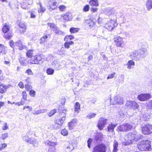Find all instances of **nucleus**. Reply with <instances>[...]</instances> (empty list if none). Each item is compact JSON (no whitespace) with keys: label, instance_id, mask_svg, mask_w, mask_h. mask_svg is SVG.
I'll list each match as a JSON object with an SVG mask.
<instances>
[{"label":"nucleus","instance_id":"18","mask_svg":"<svg viewBox=\"0 0 152 152\" xmlns=\"http://www.w3.org/2000/svg\"><path fill=\"white\" fill-rule=\"evenodd\" d=\"M94 23L91 20L87 19L85 20L84 24L87 28L91 29L94 26Z\"/></svg>","mask_w":152,"mask_h":152},{"label":"nucleus","instance_id":"23","mask_svg":"<svg viewBox=\"0 0 152 152\" xmlns=\"http://www.w3.org/2000/svg\"><path fill=\"white\" fill-rule=\"evenodd\" d=\"M63 19L66 21L71 20L72 19V15L71 13L67 12L64 15H62Z\"/></svg>","mask_w":152,"mask_h":152},{"label":"nucleus","instance_id":"14","mask_svg":"<svg viewBox=\"0 0 152 152\" xmlns=\"http://www.w3.org/2000/svg\"><path fill=\"white\" fill-rule=\"evenodd\" d=\"M114 42L117 47H123L124 46V41L122 38L119 37H116L114 38Z\"/></svg>","mask_w":152,"mask_h":152},{"label":"nucleus","instance_id":"37","mask_svg":"<svg viewBox=\"0 0 152 152\" xmlns=\"http://www.w3.org/2000/svg\"><path fill=\"white\" fill-rule=\"evenodd\" d=\"M29 143L31 144H33L34 146H37L38 144V142L37 140L33 138H31Z\"/></svg>","mask_w":152,"mask_h":152},{"label":"nucleus","instance_id":"52","mask_svg":"<svg viewBox=\"0 0 152 152\" xmlns=\"http://www.w3.org/2000/svg\"><path fill=\"white\" fill-rule=\"evenodd\" d=\"M68 126L69 129H73V127L74 126V124L73 123V121H72L69 122L68 124Z\"/></svg>","mask_w":152,"mask_h":152},{"label":"nucleus","instance_id":"3","mask_svg":"<svg viewBox=\"0 0 152 152\" xmlns=\"http://www.w3.org/2000/svg\"><path fill=\"white\" fill-rule=\"evenodd\" d=\"M60 118L56 119L55 121V125L54 126V128L56 129H59L62 126L65 120V116L60 115Z\"/></svg>","mask_w":152,"mask_h":152},{"label":"nucleus","instance_id":"29","mask_svg":"<svg viewBox=\"0 0 152 152\" xmlns=\"http://www.w3.org/2000/svg\"><path fill=\"white\" fill-rule=\"evenodd\" d=\"M7 47L3 45L0 44V53L5 54L7 52Z\"/></svg>","mask_w":152,"mask_h":152},{"label":"nucleus","instance_id":"39","mask_svg":"<svg viewBox=\"0 0 152 152\" xmlns=\"http://www.w3.org/2000/svg\"><path fill=\"white\" fill-rule=\"evenodd\" d=\"M134 64L135 63L132 60L129 61L127 64L128 66L127 68L129 69H131V66L132 65L134 66Z\"/></svg>","mask_w":152,"mask_h":152},{"label":"nucleus","instance_id":"41","mask_svg":"<svg viewBox=\"0 0 152 152\" xmlns=\"http://www.w3.org/2000/svg\"><path fill=\"white\" fill-rule=\"evenodd\" d=\"M54 69H53L49 68L47 69L46 70V73L48 75H52L54 73Z\"/></svg>","mask_w":152,"mask_h":152},{"label":"nucleus","instance_id":"47","mask_svg":"<svg viewBox=\"0 0 152 152\" xmlns=\"http://www.w3.org/2000/svg\"><path fill=\"white\" fill-rule=\"evenodd\" d=\"M23 140L26 142L29 143L31 139V138H29L28 135L27 134L25 135V136L23 137Z\"/></svg>","mask_w":152,"mask_h":152},{"label":"nucleus","instance_id":"38","mask_svg":"<svg viewBox=\"0 0 152 152\" xmlns=\"http://www.w3.org/2000/svg\"><path fill=\"white\" fill-rule=\"evenodd\" d=\"M75 111L77 112V113L79 112V110L80 109V105L78 102H76L75 105Z\"/></svg>","mask_w":152,"mask_h":152},{"label":"nucleus","instance_id":"33","mask_svg":"<svg viewBox=\"0 0 152 152\" xmlns=\"http://www.w3.org/2000/svg\"><path fill=\"white\" fill-rule=\"evenodd\" d=\"M89 4L95 7H97L99 5L98 0H90Z\"/></svg>","mask_w":152,"mask_h":152},{"label":"nucleus","instance_id":"63","mask_svg":"<svg viewBox=\"0 0 152 152\" xmlns=\"http://www.w3.org/2000/svg\"><path fill=\"white\" fill-rule=\"evenodd\" d=\"M25 88H26V89L27 91H30V89H31L32 87L31 85H30L28 84H26L25 85Z\"/></svg>","mask_w":152,"mask_h":152},{"label":"nucleus","instance_id":"16","mask_svg":"<svg viewBox=\"0 0 152 152\" xmlns=\"http://www.w3.org/2000/svg\"><path fill=\"white\" fill-rule=\"evenodd\" d=\"M126 140L129 141V143H132L134 142V131L132 132L129 133L126 135Z\"/></svg>","mask_w":152,"mask_h":152},{"label":"nucleus","instance_id":"49","mask_svg":"<svg viewBox=\"0 0 152 152\" xmlns=\"http://www.w3.org/2000/svg\"><path fill=\"white\" fill-rule=\"evenodd\" d=\"M96 115V113H91L87 115V118L89 119H90L94 117Z\"/></svg>","mask_w":152,"mask_h":152},{"label":"nucleus","instance_id":"12","mask_svg":"<svg viewBox=\"0 0 152 152\" xmlns=\"http://www.w3.org/2000/svg\"><path fill=\"white\" fill-rule=\"evenodd\" d=\"M57 2L55 0H50L49 1L48 8L50 11L57 8Z\"/></svg>","mask_w":152,"mask_h":152},{"label":"nucleus","instance_id":"2","mask_svg":"<svg viewBox=\"0 0 152 152\" xmlns=\"http://www.w3.org/2000/svg\"><path fill=\"white\" fill-rule=\"evenodd\" d=\"M42 55H36L33 56L28 61V63L31 64H41L43 63Z\"/></svg>","mask_w":152,"mask_h":152},{"label":"nucleus","instance_id":"32","mask_svg":"<svg viewBox=\"0 0 152 152\" xmlns=\"http://www.w3.org/2000/svg\"><path fill=\"white\" fill-rule=\"evenodd\" d=\"M47 111V110L46 109H42V110H34L33 112L32 113L33 114L35 115H37L38 114H40L42 113H44Z\"/></svg>","mask_w":152,"mask_h":152},{"label":"nucleus","instance_id":"64","mask_svg":"<svg viewBox=\"0 0 152 152\" xmlns=\"http://www.w3.org/2000/svg\"><path fill=\"white\" fill-rule=\"evenodd\" d=\"M19 26L20 27V28H26V25L24 24V23H20L19 24Z\"/></svg>","mask_w":152,"mask_h":152},{"label":"nucleus","instance_id":"10","mask_svg":"<svg viewBox=\"0 0 152 152\" xmlns=\"http://www.w3.org/2000/svg\"><path fill=\"white\" fill-rule=\"evenodd\" d=\"M126 106L129 109H137L139 106L138 104L134 101H128L126 103Z\"/></svg>","mask_w":152,"mask_h":152},{"label":"nucleus","instance_id":"44","mask_svg":"<svg viewBox=\"0 0 152 152\" xmlns=\"http://www.w3.org/2000/svg\"><path fill=\"white\" fill-rule=\"evenodd\" d=\"M48 37L47 35H45L42 37L40 40V44H42L45 42L46 41L47 39L48 38Z\"/></svg>","mask_w":152,"mask_h":152},{"label":"nucleus","instance_id":"20","mask_svg":"<svg viewBox=\"0 0 152 152\" xmlns=\"http://www.w3.org/2000/svg\"><path fill=\"white\" fill-rule=\"evenodd\" d=\"M114 21L111 20L105 25V27L109 31H111L114 27Z\"/></svg>","mask_w":152,"mask_h":152},{"label":"nucleus","instance_id":"55","mask_svg":"<svg viewBox=\"0 0 152 152\" xmlns=\"http://www.w3.org/2000/svg\"><path fill=\"white\" fill-rule=\"evenodd\" d=\"M26 73H27L28 75H32L33 73L30 69H28L25 72Z\"/></svg>","mask_w":152,"mask_h":152},{"label":"nucleus","instance_id":"56","mask_svg":"<svg viewBox=\"0 0 152 152\" xmlns=\"http://www.w3.org/2000/svg\"><path fill=\"white\" fill-rule=\"evenodd\" d=\"M60 10L61 11H64L65 10L66 7L64 5L59 6L58 7Z\"/></svg>","mask_w":152,"mask_h":152},{"label":"nucleus","instance_id":"42","mask_svg":"<svg viewBox=\"0 0 152 152\" xmlns=\"http://www.w3.org/2000/svg\"><path fill=\"white\" fill-rule=\"evenodd\" d=\"M47 24L48 26H50V28H52V30L53 31H54L57 27L56 25L54 23H48Z\"/></svg>","mask_w":152,"mask_h":152},{"label":"nucleus","instance_id":"4","mask_svg":"<svg viewBox=\"0 0 152 152\" xmlns=\"http://www.w3.org/2000/svg\"><path fill=\"white\" fill-rule=\"evenodd\" d=\"M132 124L128 123L123 124L117 127L118 130L120 132H126L131 130L132 128Z\"/></svg>","mask_w":152,"mask_h":152},{"label":"nucleus","instance_id":"34","mask_svg":"<svg viewBox=\"0 0 152 152\" xmlns=\"http://www.w3.org/2000/svg\"><path fill=\"white\" fill-rule=\"evenodd\" d=\"M9 26L5 24L2 28V31L4 34H5L7 33L9 31Z\"/></svg>","mask_w":152,"mask_h":152},{"label":"nucleus","instance_id":"50","mask_svg":"<svg viewBox=\"0 0 152 152\" xmlns=\"http://www.w3.org/2000/svg\"><path fill=\"white\" fill-rule=\"evenodd\" d=\"M54 31H55V33L57 34L60 35L63 34L62 32L59 30L58 27Z\"/></svg>","mask_w":152,"mask_h":152},{"label":"nucleus","instance_id":"53","mask_svg":"<svg viewBox=\"0 0 152 152\" xmlns=\"http://www.w3.org/2000/svg\"><path fill=\"white\" fill-rule=\"evenodd\" d=\"M118 79L121 83L124 82V75H121L118 78Z\"/></svg>","mask_w":152,"mask_h":152},{"label":"nucleus","instance_id":"15","mask_svg":"<svg viewBox=\"0 0 152 152\" xmlns=\"http://www.w3.org/2000/svg\"><path fill=\"white\" fill-rule=\"evenodd\" d=\"M32 3V0H24L21 4V7L23 9H26L30 7L28 5H31Z\"/></svg>","mask_w":152,"mask_h":152},{"label":"nucleus","instance_id":"27","mask_svg":"<svg viewBox=\"0 0 152 152\" xmlns=\"http://www.w3.org/2000/svg\"><path fill=\"white\" fill-rule=\"evenodd\" d=\"M117 124H113L112 123L110 124L107 126V131L109 132H112L114 131L115 128Z\"/></svg>","mask_w":152,"mask_h":152},{"label":"nucleus","instance_id":"8","mask_svg":"<svg viewBox=\"0 0 152 152\" xmlns=\"http://www.w3.org/2000/svg\"><path fill=\"white\" fill-rule=\"evenodd\" d=\"M63 152H71L74 148L71 144L69 142H66L63 147Z\"/></svg>","mask_w":152,"mask_h":152},{"label":"nucleus","instance_id":"57","mask_svg":"<svg viewBox=\"0 0 152 152\" xmlns=\"http://www.w3.org/2000/svg\"><path fill=\"white\" fill-rule=\"evenodd\" d=\"M22 94L23 95V99L24 100H26L27 95L26 94V91H23L22 93Z\"/></svg>","mask_w":152,"mask_h":152},{"label":"nucleus","instance_id":"54","mask_svg":"<svg viewBox=\"0 0 152 152\" xmlns=\"http://www.w3.org/2000/svg\"><path fill=\"white\" fill-rule=\"evenodd\" d=\"M146 105L149 108L152 109V100L147 103Z\"/></svg>","mask_w":152,"mask_h":152},{"label":"nucleus","instance_id":"45","mask_svg":"<svg viewBox=\"0 0 152 152\" xmlns=\"http://www.w3.org/2000/svg\"><path fill=\"white\" fill-rule=\"evenodd\" d=\"M78 30V28L74 27L71 28L69 29V31L71 34L76 33L77 32Z\"/></svg>","mask_w":152,"mask_h":152},{"label":"nucleus","instance_id":"31","mask_svg":"<svg viewBox=\"0 0 152 152\" xmlns=\"http://www.w3.org/2000/svg\"><path fill=\"white\" fill-rule=\"evenodd\" d=\"M113 142V149L112 152H117L118 151V144L117 142L115 140H114Z\"/></svg>","mask_w":152,"mask_h":152},{"label":"nucleus","instance_id":"30","mask_svg":"<svg viewBox=\"0 0 152 152\" xmlns=\"http://www.w3.org/2000/svg\"><path fill=\"white\" fill-rule=\"evenodd\" d=\"M114 12L113 8L110 7H108L105 10V13L108 15H111L112 13Z\"/></svg>","mask_w":152,"mask_h":152},{"label":"nucleus","instance_id":"62","mask_svg":"<svg viewBox=\"0 0 152 152\" xmlns=\"http://www.w3.org/2000/svg\"><path fill=\"white\" fill-rule=\"evenodd\" d=\"M92 141V140L91 138H89L87 141L88 146L89 148L91 147V144Z\"/></svg>","mask_w":152,"mask_h":152},{"label":"nucleus","instance_id":"11","mask_svg":"<svg viewBox=\"0 0 152 152\" xmlns=\"http://www.w3.org/2000/svg\"><path fill=\"white\" fill-rule=\"evenodd\" d=\"M107 119L104 118L100 119L97 124V127L99 130H101L103 129L107 123Z\"/></svg>","mask_w":152,"mask_h":152},{"label":"nucleus","instance_id":"46","mask_svg":"<svg viewBox=\"0 0 152 152\" xmlns=\"http://www.w3.org/2000/svg\"><path fill=\"white\" fill-rule=\"evenodd\" d=\"M3 36L6 39H10L12 36V34L11 33H9L7 34H4Z\"/></svg>","mask_w":152,"mask_h":152},{"label":"nucleus","instance_id":"9","mask_svg":"<svg viewBox=\"0 0 152 152\" xmlns=\"http://www.w3.org/2000/svg\"><path fill=\"white\" fill-rule=\"evenodd\" d=\"M139 53V57L138 58L140 60L144 58L147 55L148 52L145 48H142L138 50Z\"/></svg>","mask_w":152,"mask_h":152},{"label":"nucleus","instance_id":"24","mask_svg":"<svg viewBox=\"0 0 152 152\" xmlns=\"http://www.w3.org/2000/svg\"><path fill=\"white\" fill-rule=\"evenodd\" d=\"M66 110L64 108L63 106H59L58 109V111L60 113L59 115H61L66 116L65 113Z\"/></svg>","mask_w":152,"mask_h":152},{"label":"nucleus","instance_id":"17","mask_svg":"<svg viewBox=\"0 0 152 152\" xmlns=\"http://www.w3.org/2000/svg\"><path fill=\"white\" fill-rule=\"evenodd\" d=\"M51 65L56 70H59L61 69V65L60 64L59 61L58 60H56L53 61Z\"/></svg>","mask_w":152,"mask_h":152},{"label":"nucleus","instance_id":"59","mask_svg":"<svg viewBox=\"0 0 152 152\" xmlns=\"http://www.w3.org/2000/svg\"><path fill=\"white\" fill-rule=\"evenodd\" d=\"M89 9V6L88 5H86L83 8V10L84 12L88 11Z\"/></svg>","mask_w":152,"mask_h":152},{"label":"nucleus","instance_id":"58","mask_svg":"<svg viewBox=\"0 0 152 152\" xmlns=\"http://www.w3.org/2000/svg\"><path fill=\"white\" fill-rule=\"evenodd\" d=\"M29 94L32 97H34L36 94V92L33 90H31L30 91Z\"/></svg>","mask_w":152,"mask_h":152},{"label":"nucleus","instance_id":"51","mask_svg":"<svg viewBox=\"0 0 152 152\" xmlns=\"http://www.w3.org/2000/svg\"><path fill=\"white\" fill-rule=\"evenodd\" d=\"M61 134L64 136H66L68 134L67 131L65 129H63L61 132Z\"/></svg>","mask_w":152,"mask_h":152},{"label":"nucleus","instance_id":"7","mask_svg":"<svg viewBox=\"0 0 152 152\" xmlns=\"http://www.w3.org/2000/svg\"><path fill=\"white\" fill-rule=\"evenodd\" d=\"M114 101H112V99H110V103L111 104L115 105L116 104H123L124 101L123 98L119 96H116L114 99Z\"/></svg>","mask_w":152,"mask_h":152},{"label":"nucleus","instance_id":"60","mask_svg":"<svg viewBox=\"0 0 152 152\" xmlns=\"http://www.w3.org/2000/svg\"><path fill=\"white\" fill-rule=\"evenodd\" d=\"M56 148L54 147L53 148H50L48 150V152H56Z\"/></svg>","mask_w":152,"mask_h":152},{"label":"nucleus","instance_id":"43","mask_svg":"<svg viewBox=\"0 0 152 152\" xmlns=\"http://www.w3.org/2000/svg\"><path fill=\"white\" fill-rule=\"evenodd\" d=\"M74 38V36L72 35H67L64 38V40L68 41L69 39L72 40Z\"/></svg>","mask_w":152,"mask_h":152},{"label":"nucleus","instance_id":"6","mask_svg":"<svg viewBox=\"0 0 152 152\" xmlns=\"http://www.w3.org/2000/svg\"><path fill=\"white\" fill-rule=\"evenodd\" d=\"M143 133L144 134H149L152 133V125L146 124L144 125L142 128Z\"/></svg>","mask_w":152,"mask_h":152},{"label":"nucleus","instance_id":"48","mask_svg":"<svg viewBox=\"0 0 152 152\" xmlns=\"http://www.w3.org/2000/svg\"><path fill=\"white\" fill-rule=\"evenodd\" d=\"M56 112V109L52 110L49 112L48 115L50 117H51Z\"/></svg>","mask_w":152,"mask_h":152},{"label":"nucleus","instance_id":"21","mask_svg":"<svg viewBox=\"0 0 152 152\" xmlns=\"http://www.w3.org/2000/svg\"><path fill=\"white\" fill-rule=\"evenodd\" d=\"M103 138V135L101 133H97L94 136V141L96 142L101 141Z\"/></svg>","mask_w":152,"mask_h":152},{"label":"nucleus","instance_id":"5","mask_svg":"<svg viewBox=\"0 0 152 152\" xmlns=\"http://www.w3.org/2000/svg\"><path fill=\"white\" fill-rule=\"evenodd\" d=\"M106 146L103 143L96 145L93 149V152H106Z\"/></svg>","mask_w":152,"mask_h":152},{"label":"nucleus","instance_id":"40","mask_svg":"<svg viewBox=\"0 0 152 152\" xmlns=\"http://www.w3.org/2000/svg\"><path fill=\"white\" fill-rule=\"evenodd\" d=\"M73 44L74 42L72 41H66L64 43V46L65 48L68 49L69 48L70 45H73Z\"/></svg>","mask_w":152,"mask_h":152},{"label":"nucleus","instance_id":"22","mask_svg":"<svg viewBox=\"0 0 152 152\" xmlns=\"http://www.w3.org/2000/svg\"><path fill=\"white\" fill-rule=\"evenodd\" d=\"M143 136L136 131H134V142H137L139 140L142 139Z\"/></svg>","mask_w":152,"mask_h":152},{"label":"nucleus","instance_id":"13","mask_svg":"<svg viewBox=\"0 0 152 152\" xmlns=\"http://www.w3.org/2000/svg\"><path fill=\"white\" fill-rule=\"evenodd\" d=\"M151 97V95L149 94H142L138 96L137 98L140 101H144L150 99Z\"/></svg>","mask_w":152,"mask_h":152},{"label":"nucleus","instance_id":"26","mask_svg":"<svg viewBox=\"0 0 152 152\" xmlns=\"http://www.w3.org/2000/svg\"><path fill=\"white\" fill-rule=\"evenodd\" d=\"M145 7L148 11L152 9V0H147L145 3Z\"/></svg>","mask_w":152,"mask_h":152},{"label":"nucleus","instance_id":"19","mask_svg":"<svg viewBox=\"0 0 152 152\" xmlns=\"http://www.w3.org/2000/svg\"><path fill=\"white\" fill-rule=\"evenodd\" d=\"M130 56L133 59L136 61L140 60L138 58L139 57V53L138 50L134 51L130 53Z\"/></svg>","mask_w":152,"mask_h":152},{"label":"nucleus","instance_id":"1","mask_svg":"<svg viewBox=\"0 0 152 152\" xmlns=\"http://www.w3.org/2000/svg\"><path fill=\"white\" fill-rule=\"evenodd\" d=\"M150 142L146 140L138 142L137 146L139 150L141 151H149L151 150Z\"/></svg>","mask_w":152,"mask_h":152},{"label":"nucleus","instance_id":"28","mask_svg":"<svg viewBox=\"0 0 152 152\" xmlns=\"http://www.w3.org/2000/svg\"><path fill=\"white\" fill-rule=\"evenodd\" d=\"M45 145L48 146L54 147L57 145V142H53L49 140H47L44 142Z\"/></svg>","mask_w":152,"mask_h":152},{"label":"nucleus","instance_id":"61","mask_svg":"<svg viewBox=\"0 0 152 152\" xmlns=\"http://www.w3.org/2000/svg\"><path fill=\"white\" fill-rule=\"evenodd\" d=\"M22 42L20 40H19L15 43V45L18 46L22 45Z\"/></svg>","mask_w":152,"mask_h":152},{"label":"nucleus","instance_id":"35","mask_svg":"<svg viewBox=\"0 0 152 152\" xmlns=\"http://www.w3.org/2000/svg\"><path fill=\"white\" fill-rule=\"evenodd\" d=\"M34 50L31 49L28 50L26 53V56L28 58H32L33 55Z\"/></svg>","mask_w":152,"mask_h":152},{"label":"nucleus","instance_id":"36","mask_svg":"<svg viewBox=\"0 0 152 152\" xmlns=\"http://www.w3.org/2000/svg\"><path fill=\"white\" fill-rule=\"evenodd\" d=\"M6 86L3 84H0V93L2 94L4 93L6 91Z\"/></svg>","mask_w":152,"mask_h":152},{"label":"nucleus","instance_id":"25","mask_svg":"<svg viewBox=\"0 0 152 152\" xmlns=\"http://www.w3.org/2000/svg\"><path fill=\"white\" fill-rule=\"evenodd\" d=\"M19 61L21 65L23 66H26L28 63V61L24 57H20L19 58Z\"/></svg>","mask_w":152,"mask_h":152}]
</instances>
